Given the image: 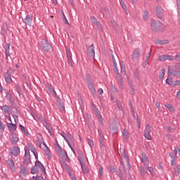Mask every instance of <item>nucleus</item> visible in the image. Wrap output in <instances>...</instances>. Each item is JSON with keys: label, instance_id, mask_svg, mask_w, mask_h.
Wrapping results in <instances>:
<instances>
[{"label": "nucleus", "instance_id": "f257e3e1", "mask_svg": "<svg viewBox=\"0 0 180 180\" xmlns=\"http://www.w3.org/2000/svg\"><path fill=\"white\" fill-rule=\"evenodd\" d=\"M164 25L158 20H152L150 22V27L153 32H158L161 30Z\"/></svg>", "mask_w": 180, "mask_h": 180}, {"label": "nucleus", "instance_id": "f03ea898", "mask_svg": "<svg viewBox=\"0 0 180 180\" xmlns=\"http://www.w3.org/2000/svg\"><path fill=\"white\" fill-rule=\"evenodd\" d=\"M41 49L46 52L50 51V50L51 49V44L49 42V40L47 39H43L41 41Z\"/></svg>", "mask_w": 180, "mask_h": 180}, {"label": "nucleus", "instance_id": "7ed1b4c3", "mask_svg": "<svg viewBox=\"0 0 180 180\" xmlns=\"http://www.w3.org/2000/svg\"><path fill=\"white\" fill-rule=\"evenodd\" d=\"M57 154L61 159L60 160H65L68 162H70V158H68V155L67 154V151H65V150H59L58 152H57Z\"/></svg>", "mask_w": 180, "mask_h": 180}, {"label": "nucleus", "instance_id": "20e7f679", "mask_svg": "<svg viewBox=\"0 0 180 180\" xmlns=\"http://www.w3.org/2000/svg\"><path fill=\"white\" fill-rule=\"evenodd\" d=\"M87 81L89 82V89L90 92L92 93L94 96H96V91L95 90V87L94 86V82H92V77H91V75H87Z\"/></svg>", "mask_w": 180, "mask_h": 180}, {"label": "nucleus", "instance_id": "39448f33", "mask_svg": "<svg viewBox=\"0 0 180 180\" xmlns=\"http://www.w3.org/2000/svg\"><path fill=\"white\" fill-rule=\"evenodd\" d=\"M176 75H179V70H178L176 68L169 66L168 68V76L169 77H176Z\"/></svg>", "mask_w": 180, "mask_h": 180}, {"label": "nucleus", "instance_id": "423d86ee", "mask_svg": "<svg viewBox=\"0 0 180 180\" xmlns=\"http://www.w3.org/2000/svg\"><path fill=\"white\" fill-rule=\"evenodd\" d=\"M144 137L147 139V140H152L153 137L151 136V127L149 124H146L145 130H144Z\"/></svg>", "mask_w": 180, "mask_h": 180}, {"label": "nucleus", "instance_id": "0eeeda50", "mask_svg": "<svg viewBox=\"0 0 180 180\" xmlns=\"http://www.w3.org/2000/svg\"><path fill=\"white\" fill-rule=\"evenodd\" d=\"M141 53V51L139 49H136L133 53H132V60L133 61H137V60H139V58H140V54Z\"/></svg>", "mask_w": 180, "mask_h": 180}, {"label": "nucleus", "instance_id": "6e6552de", "mask_svg": "<svg viewBox=\"0 0 180 180\" xmlns=\"http://www.w3.org/2000/svg\"><path fill=\"white\" fill-rule=\"evenodd\" d=\"M155 12H156V15H157L158 18L159 19H162V16L164 15V14L162 13V12H164L162 7H161L160 6H156Z\"/></svg>", "mask_w": 180, "mask_h": 180}, {"label": "nucleus", "instance_id": "1a4fd4ad", "mask_svg": "<svg viewBox=\"0 0 180 180\" xmlns=\"http://www.w3.org/2000/svg\"><path fill=\"white\" fill-rule=\"evenodd\" d=\"M24 162L26 164V165H29L30 164V152H29L28 150L25 149V154L24 157Z\"/></svg>", "mask_w": 180, "mask_h": 180}, {"label": "nucleus", "instance_id": "9d476101", "mask_svg": "<svg viewBox=\"0 0 180 180\" xmlns=\"http://www.w3.org/2000/svg\"><path fill=\"white\" fill-rule=\"evenodd\" d=\"M88 54L91 58H95V46H94V44L89 47Z\"/></svg>", "mask_w": 180, "mask_h": 180}, {"label": "nucleus", "instance_id": "9b49d317", "mask_svg": "<svg viewBox=\"0 0 180 180\" xmlns=\"http://www.w3.org/2000/svg\"><path fill=\"white\" fill-rule=\"evenodd\" d=\"M167 60L172 61L174 58L169 55H162L158 57V61H167Z\"/></svg>", "mask_w": 180, "mask_h": 180}, {"label": "nucleus", "instance_id": "f8f14e48", "mask_svg": "<svg viewBox=\"0 0 180 180\" xmlns=\"http://www.w3.org/2000/svg\"><path fill=\"white\" fill-rule=\"evenodd\" d=\"M33 20V17L30 15H28L25 18L22 19V22L27 25L28 26H32V22Z\"/></svg>", "mask_w": 180, "mask_h": 180}, {"label": "nucleus", "instance_id": "ddd939ff", "mask_svg": "<svg viewBox=\"0 0 180 180\" xmlns=\"http://www.w3.org/2000/svg\"><path fill=\"white\" fill-rule=\"evenodd\" d=\"M141 162L143 163V165H145V167H147V165H148L149 164L148 157H147V155H146L145 153H142L141 155Z\"/></svg>", "mask_w": 180, "mask_h": 180}, {"label": "nucleus", "instance_id": "4468645a", "mask_svg": "<svg viewBox=\"0 0 180 180\" xmlns=\"http://www.w3.org/2000/svg\"><path fill=\"white\" fill-rule=\"evenodd\" d=\"M20 153V148L18 146H14L13 148L11 149V154L15 157H18L19 153Z\"/></svg>", "mask_w": 180, "mask_h": 180}, {"label": "nucleus", "instance_id": "2eb2a0df", "mask_svg": "<svg viewBox=\"0 0 180 180\" xmlns=\"http://www.w3.org/2000/svg\"><path fill=\"white\" fill-rule=\"evenodd\" d=\"M37 143L40 148H41V144H44L43 136H41L40 134L37 135Z\"/></svg>", "mask_w": 180, "mask_h": 180}, {"label": "nucleus", "instance_id": "dca6fc26", "mask_svg": "<svg viewBox=\"0 0 180 180\" xmlns=\"http://www.w3.org/2000/svg\"><path fill=\"white\" fill-rule=\"evenodd\" d=\"M155 43V44H159L160 46H164V44H167V43H169V40L156 39Z\"/></svg>", "mask_w": 180, "mask_h": 180}, {"label": "nucleus", "instance_id": "f3484780", "mask_svg": "<svg viewBox=\"0 0 180 180\" xmlns=\"http://www.w3.org/2000/svg\"><path fill=\"white\" fill-rule=\"evenodd\" d=\"M66 54H67V58L69 62V64L71 67H72V63H71V61H72V54L70 50H68V49L67 48H66Z\"/></svg>", "mask_w": 180, "mask_h": 180}, {"label": "nucleus", "instance_id": "a211bd4d", "mask_svg": "<svg viewBox=\"0 0 180 180\" xmlns=\"http://www.w3.org/2000/svg\"><path fill=\"white\" fill-rule=\"evenodd\" d=\"M10 50H11V44L7 43L6 44V49H5V54L6 56V59H8V57L11 56Z\"/></svg>", "mask_w": 180, "mask_h": 180}, {"label": "nucleus", "instance_id": "6ab92c4d", "mask_svg": "<svg viewBox=\"0 0 180 180\" xmlns=\"http://www.w3.org/2000/svg\"><path fill=\"white\" fill-rule=\"evenodd\" d=\"M79 162H80L81 167L82 168L83 174H88V172H89V168L88 167L84 165V162H82V160H79Z\"/></svg>", "mask_w": 180, "mask_h": 180}, {"label": "nucleus", "instance_id": "aec40b11", "mask_svg": "<svg viewBox=\"0 0 180 180\" xmlns=\"http://www.w3.org/2000/svg\"><path fill=\"white\" fill-rule=\"evenodd\" d=\"M7 127L10 131H15L16 130V124H13L12 122L8 123Z\"/></svg>", "mask_w": 180, "mask_h": 180}, {"label": "nucleus", "instance_id": "412c9836", "mask_svg": "<svg viewBox=\"0 0 180 180\" xmlns=\"http://www.w3.org/2000/svg\"><path fill=\"white\" fill-rule=\"evenodd\" d=\"M36 167H39L40 168L41 172H46V169L44 168V166H43V164L40 162V161L37 160L35 162Z\"/></svg>", "mask_w": 180, "mask_h": 180}, {"label": "nucleus", "instance_id": "4be33fe9", "mask_svg": "<svg viewBox=\"0 0 180 180\" xmlns=\"http://www.w3.org/2000/svg\"><path fill=\"white\" fill-rule=\"evenodd\" d=\"M27 175V169L26 167H22L20 170V176H26Z\"/></svg>", "mask_w": 180, "mask_h": 180}, {"label": "nucleus", "instance_id": "5701e85b", "mask_svg": "<svg viewBox=\"0 0 180 180\" xmlns=\"http://www.w3.org/2000/svg\"><path fill=\"white\" fill-rule=\"evenodd\" d=\"M58 107L60 112H64L65 110V107H64V104H63L61 100L58 101Z\"/></svg>", "mask_w": 180, "mask_h": 180}, {"label": "nucleus", "instance_id": "b1692460", "mask_svg": "<svg viewBox=\"0 0 180 180\" xmlns=\"http://www.w3.org/2000/svg\"><path fill=\"white\" fill-rule=\"evenodd\" d=\"M19 142V137L15 134H13L11 137V143L15 145Z\"/></svg>", "mask_w": 180, "mask_h": 180}, {"label": "nucleus", "instance_id": "393cba45", "mask_svg": "<svg viewBox=\"0 0 180 180\" xmlns=\"http://www.w3.org/2000/svg\"><path fill=\"white\" fill-rule=\"evenodd\" d=\"M4 78H5L6 82L7 84H11L12 83V76L9 73H7Z\"/></svg>", "mask_w": 180, "mask_h": 180}, {"label": "nucleus", "instance_id": "a878e982", "mask_svg": "<svg viewBox=\"0 0 180 180\" xmlns=\"http://www.w3.org/2000/svg\"><path fill=\"white\" fill-rule=\"evenodd\" d=\"M90 20L93 25H96V26H99V21L94 16H91L90 18Z\"/></svg>", "mask_w": 180, "mask_h": 180}, {"label": "nucleus", "instance_id": "bb28decb", "mask_svg": "<svg viewBox=\"0 0 180 180\" xmlns=\"http://www.w3.org/2000/svg\"><path fill=\"white\" fill-rule=\"evenodd\" d=\"M120 65L121 67V72H122L124 75H126V66L124 65V63L123 62H120Z\"/></svg>", "mask_w": 180, "mask_h": 180}, {"label": "nucleus", "instance_id": "cd10ccee", "mask_svg": "<svg viewBox=\"0 0 180 180\" xmlns=\"http://www.w3.org/2000/svg\"><path fill=\"white\" fill-rule=\"evenodd\" d=\"M29 148H30V151H32V153H33L36 160H37V153H36V148H34L32 144L29 145Z\"/></svg>", "mask_w": 180, "mask_h": 180}, {"label": "nucleus", "instance_id": "c85d7f7f", "mask_svg": "<svg viewBox=\"0 0 180 180\" xmlns=\"http://www.w3.org/2000/svg\"><path fill=\"white\" fill-rule=\"evenodd\" d=\"M164 77H165V69L163 68L160 70L159 78L160 79H164Z\"/></svg>", "mask_w": 180, "mask_h": 180}, {"label": "nucleus", "instance_id": "c756f323", "mask_svg": "<svg viewBox=\"0 0 180 180\" xmlns=\"http://www.w3.org/2000/svg\"><path fill=\"white\" fill-rule=\"evenodd\" d=\"M165 108L169 109V110H170V112H175V108H174V106L172 104H165Z\"/></svg>", "mask_w": 180, "mask_h": 180}, {"label": "nucleus", "instance_id": "7c9ffc66", "mask_svg": "<svg viewBox=\"0 0 180 180\" xmlns=\"http://www.w3.org/2000/svg\"><path fill=\"white\" fill-rule=\"evenodd\" d=\"M174 154L176 158H177V157H180V149L178 148H175L174 150Z\"/></svg>", "mask_w": 180, "mask_h": 180}, {"label": "nucleus", "instance_id": "2f4dec72", "mask_svg": "<svg viewBox=\"0 0 180 180\" xmlns=\"http://www.w3.org/2000/svg\"><path fill=\"white\" fill-rule=\"evenodd\" d=\"M114 71L117 75V77H119L120 75V73L119 72V70L117 69V65L114 62Z\"/></svg>", "mask_w": 180, "mask_h": 180}, {"label": "nucleus", "instance_id": "473e14b6", "mask_svg": "<svg viewBox=\"0 0 180 180\" xmlns=\"http://www.w3.org/2000/svg\"><path fill=\"white\" fill-rule=\"evenodd\" d=\"M7 162H8L9 167H11V168L12 169H13V168H15V162H13V160H8L7 161Z\"/></svg>", "mask_w": 180, "mask_h": 180}, {"label": "nucleus", "instance_id": "72a5a7b5", "mask_svg": "<svg viewBox=\"0 0 180 180\" xmlns=\"http://www.w3.org/2000/svg\"><path fill=\"white\" fill-rule=\"evenodd\" d=\"M143 20H147L148 19V11L146 10L143 11Z\"/></svg>", "mask_w": 180, "mask_h": 180}, {"label": "nucleus", "instance_id": "f704fd0d", "mask_svg": "<svg viewBox=\"0 0 180 180\" xmlns=\"http://www.w3.org/2000/svg\"><path fill=\"white\" fill-rule=\"evenodd\" d=\"M65 160H60V165L61 167L65 168L66 169H69V167L68 165H67V163H65Z\"/></svg>", "mask_w": 180, "mask_h": 180}, {"label": "nucleus", "instance_id": "c9c22d12", "mask_svg": "<svg viewBox=\"0 0 180 180\" xmlns=\"http://www.w3.org/2000/svg\"><path fill=\"white\" fill-rule=\"evenodd\" d=\"M166 84L172 86V84H174V80L172 79V78L169 77L166 79Z\"/></svg>", "mask_w": 180, "mask_h": 180}, {"label": "nucleus", "instance_id": "e433bc0d", "mask_svg": "<svg viewBox=\"0 0 180 180\" xmlns=\"http://www.w3.org/2000/svg\"><path fill=\"white\" fill-rule=\"evenodd\" d=\"M1 110H4L5 113H8L9 112V107L8 105H3L1 107Z\"/></svg>", "mask_w": 180, "mask_h": 180}, {"label": "nucleus", "instance_id": "4c0bfd02", "mask_svg": "<svg viewBox=\"0 0 180 180\" xmlns=\"http://www.w3.org/2000/svg\"><path fill=\"white\" fill-rule=\"evenodd\" d=\"M124 158L125 161H127L128 168H130V162L129 160V156H127V155H124Z\"/></svg>", "mask_w": 180, "mask_h": 180}, {"label": "nucleus", "instance_id": "58836bf2", "mask_svg": "<svg viewBox=\"0 0 180 180\" xmlns=\"http://www.w3.org/2000/svg\"><path fill=\"white\" fill-rule=\"evenodd\" d=\"M103 175V167H102V166H100V167H99V173H98L99 178H101V176Z\"/></svg>", "mask_w": 180, "mask_h": 180}, {"label": "nucleus", "instance_id": "ea45409f", "mask_svg": "<svg viewBox=\"0 0 180 180\" xmlns=\"http://www.w3.org/2000/svg\"><path fill=\"white\" fill-rule=\"evenodd\" d=\"M46 88H47V89H49V91L50 92H54V89L53 88V86H51V84H48L46 85Z\"/></svg>", "mask_w": 180, "mask_h": 180}, {"label": "nucleus", "instance_id": "a19ab883", "mask_svg": "<svg viewBox=\"0 0 180 180\" xmlns=\"http://www.w3.org/2000/svg\"><path fill=\"white\" fill-rule=\"evenodd\" d=\"M39 172V169H37V167H32L31 169V174H37Z\"/></svg>", "mask_w": 180, "mask_h": 180}, {"label": "nucleus", "instance_id": "79ce46f5", "mask_svg": "<svg viewBox=\"0 0 180 180\" xmlns=\"http://www.w3.org/2000/svg\"><path fill=\"white\" fill-rule=\"evenodd\" d=\"M118 176L121 180H124V177H123V173H122V170L120 169H118Z\"/></svg>", "mask_w": 180, "mask_h": 180}, {"label": "nucleus", "instance_id": "37998d69", "mask_svg": "<svg viewBox=\"0 0 180 180\" xmlns=\"http://www.w3.org/2000/svg\"><path fill=\"white\" fill-rule=\"evenodd\" d=\"M20 127L21 130L24 132V134H26V136H27V134H29V132H27V131H26V129H25V127H23V125H20Z\"/></svg>", "mask_w": 180, "mask_h": 180}, {"label": "nucleus", "instance_id": "c03bdc74", "mask_svg": "<svg viewBox=\"0 0 180 180\" xmlns=\"http://www.w3.org/2000/svg\"><path fill=\"white\" fill-rule=\"evenodd\" d=\"M123 1L124 0L120 1V5H121L122 9L126 10L127 6H126V4H124V1Z\"/></svg>", "mask_w": 180, "mask_h": 180}, {"label": "nucleus", "instance_id": "a18cd8bd", "mask_svg": "<svg viewBox=\"0 0 180 180\" xmlns=\"http://www.w3.org/2000/svg\"><path fill=\"white\" fill-rule=\"evenodd\" d=\"M148 169L151 175H154V169L151 167H148Z\"/></svg>", "mask_w": 180, "mask_h": 180}, {"label": "nucleus", "instance_id": "49530a36", "mask_svg": "<svg viewBox=\"0 0 180 180\" xmlns=\"http://www.w3.org/2000/svg\"><path fill=\"white\" fill-rule=\"evenodd\" d=\"M176 6H177V12L178 13H180V1L179 0H177Z\"/></svg>", "mask_w": 180, "mask_h": 180}, {"label": "nucleus", "instance_id": "de8ad7c7", "mask_svg": "<svg viewBox=\"0 0 180 180\" xmlns=\"http://www.w3.org/2000/svg\"><path fill=\"white\" fill-rule=\"evenodd\" d=\"M87 143H89L90 147H94V141L89 139H87Z\"/></svg>", "mask_w": 180, "mask_h": 180}, {"label": "nucleus", "instance_id": "09e8293b", "mask_svg": "<svg viewBox=\"0 0 180 180\" xmlns=\"http://www.w3.org/2000/svg\"><path fill=\"white\" fill-rule=\"evenodd\" d=\"M179 84H180V81L176 80V81L173 82V84L172 86H176V85H179Z\"/></svg>", "mask_w": 180, "mask_h": 180}, {"label": "nucleus", "instance_id": "8fccbe9b", "mask_svg": "<svg viewBox=\"0 0 180 180\" xmlns=\"http://www.w3.org/2000/svg\"><path fill=\"white\" fill-rule=\"evenodd\" d=\"M0 130H1L2 131L5 130V125L4 124V123L1 122H0Z\"/></svg>", "mask_w": 180, "mask_h": 180}, {"label": "nucleus", "instance_id": "3c124183", "mask_svg": "<svg viewBox=\"0 0 180 180\" xmlns=\"http://www.w3.org/2000/svg\"><path fill=\"white\" fill-rule=\"evenodd\" d=\"M140 172L141 174H146V169L144 168V167H140Z\"/></svg>", "mask_w": 180, "mask_h": 180}, {"label": "nucleus", "instance_id": "603ef678", "mask_svg": "<svg viewBox=\"0 0 180 180\" xmlns=\"http://www.w3.org/2000/svg\"><path fill=\"white\" fill-rule=\"evenodd\" d=\"M171 158H172V161H171V165H173V166H175L176 165V162H175V158H174V156H171Z\"/></svg>", "mask_w": 180, "mask_h": 180}, {"label": "nucleus", "instance_id": "864d4df0", "mask_svg": "<svg viewBox=\"0 0 180 180\" xmlns=\"http://www.w3.org/2000/svg\"><path fill=\"white\" fill-rule=\"evenodd\" d=\"M151 55V51L149 52L148 53V56H146V62L147 63V64H148V60H150V56Z\"/></svg>", "mask_w": 180, "mask_h": 180}, {"label": "nucleus", "instance_id": "5fc2aeb1", "mask_svg": "<svg viewBox=\"0 0 180 180\" xmlns=\"http://www.w3.org/2000/svg\"><path fill=\"white\" fill-rule=\"evenodd\" d=\"M174 60H176V61H180V53L174 56Z\"/></svg>", "mask_w": 180, "mask_h": 180}, {"label": "nucleus", "instance_id": "6e6d98bb", "mask_svg": "<svg viewBox=\"0 0 180 180\" xmlns=\"http://www.w3.org/2000/svg\"><path fill=\"white\" fill-rule=\"evenodd\" d=\"M63 20L65 25H70V22H68V20H67V18H65V15L63 14Z\"/></svg>", "mask_w": 180, "mask_h": 180}, {"label": "nucleus", "instance_id": "4d7b16f0", "mask_svg": "<svg viewBox=\"0 0 180 180\" xmlns=\"http://www.w3.org/2000/svg\"><path fill=\"white\" fill-rule=\"evenodd\" d=\"M98 120H100L101 124H103V119L102 118V115H98Z\"/></svg>", "mask_w": 180, "mask_h": 180}, {"label": "nucleus", "instance_id": "13d9d810", "mask_svg": "<svg viewBox=\"0 0 180 180\" xmlns=\"http://www.w3.org/2000/svg\"><path fill=\"white\" fill-rule=\"evenodd\" d=\"M59 150H63V149H61V147H60V145H58V143H57V145H56V153H58Z\"/></svg>", "mask_w": 180, "mask_h": 180}, {"label": "nucleus", "instance_id": "bf43d9fd", "mask_svg": "<svg viewBox=\"0 0 180 180\" xmlns=\"http://www.w3.org/2000/svg\"><path fill=\"white\" fill-rule=\"evenodd\" d=\"M98 94H100V95H103V89H102L101 88L98 89Z\"/></svg>", "mask_w": 180, "mask_h": 180}, {"label": "nucleus", "instance_id": "052dcab7", "mask_svg": "<svg viewBox=\"0 0 180 180\" xmlns=\"http://www.w3.org/2000/svg\"><path fill=\"white\" fill-rule=\"evenodd\" d=\"M129 87L131 88L132 94H134V86H133V84H130Z\"/></svg>", "mask_w": 180, "mask_h": 180}, {"label": "nucleus", "instance_id": "680f3d73", "mask_svg": "<svg viewBox=\"0 0 180 180\" xmlns=\"http://www.w3.org/2000/svg\"><path fill=\"white\" fill-rule=\"evenodd\" d=\"M46 155L49 157V158H51V153L50 152V150L46 151Z\"/></svg>", "mask_w": 180, "mask_h": 180}, {"label": "nucleus", "instance_id": "e2e57ef3", "mask_svg": "<svg viewBox=\"0 0 180 180\" xmlns=\"http://www.w3.org/2000/svg\"><path fill=\"white\" fill-rule=\"evenodd\" d=\"M110 172H112V174H115V172H116V169H115L114 167H110Z\"/></svg>", "mask_w": 180, "mask_h": 180}, {"label": "nucleus", "instance_id": "0e129e2a", "mask_svg": "<svg viewBox=\"0 0 180 180\" xmlns=\"http://www.w3.org/2000/svg\"><path fill=\"white\" fill-rule=\"evenodd\" d=\"M120 87H121V89H124V84L123 83V82H120Z\"/></svg>", "mask_w": 180, "mask_h": 180}, {"label": "nucleus", "instance_id": "69168bd1", "mask_svg": "<svg viewBox=\"0 0 180 180\" xmlns=\"http://www.w3.org/2000/svg\"><path fill=\"white\" fill-rule=\"evenodd\" d=\"M32 178L34 180H40V177L39 176H33Z\"/></svg>", "mask_w": 180, "mask_h": 180}, {"label": "nucleus", "instance_id": "338daca9", "mask_svg": "<svg viewBox=\"0 0 180 180\" xmlns=\"http://www.w3.org/2000/svg\"><path fill=\"white\" fill-rule=\"evenodd\" d=\"M155 106L158 109H160V108H161V105H160V103H155Z\"/></svg>", "mask_w": 180, "mask_h": 180}, {"label": "nucleus", "instance_id": "774afa93", "mask_svg": "<svg viewBox=\"0 0 180 180\" xmlns=\"http://www.w3.org/2000/svg\"><path fill=\"white\" fill-rule=\"evenodd\" d=\"M136 123H137V124H141L140 120L139 119V117H136Z\"/></svg>", "mask_w": 180, "mask_h": 180}]
</instances>
